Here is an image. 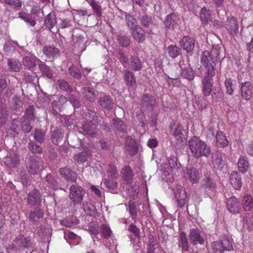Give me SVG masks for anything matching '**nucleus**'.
I'll return each instance as SVG.
<instances>
[{"label":"nucleus","mask_w":253,"mask_h":253,"mask_svg":"<svg viewBox=\"0 0 253 253\" xmlns=\"http://www.w3.org/2000/svg\"><path fill=\"white\" fill-rule=\"evenodd\" d=\"M126 149L131 155H134L137 151L136 142L130 137L126 138Z\"/></svg>","instance_id":"nucleus-19"},{"label":"nucleus","mask_w":253,"mask_h":253,"mask_svg":"<svg viewBox=\"0 0 253 253\" xmlns=\"http://www.w3.org/2000/svg\"><path fill=\"white\" fill-rule=\"evenodd\" d=\"M42 161L37 156L30 157L26 163V168L31 174H35L42 168Z\"/></svg>","instance_id":"nucleus-6"},{"label":"nucleus","mask_w":253,"mask_h":253,"mask_svg":"<svg viewBox=\"0 0 253 253\" xmlns=\"http://www.w3.org/2000/svg\"><path fill=\"white\" fill-rule=\"evenodd\" d=\"M182 76L185 79H188L189 81L192 80L194 79L193 75L192 74V70L191 69H182Z\"/></svg>","instance_id":"nucleus-59"},{"label":"nucleus","mask_w":253,"mask_h":253,"mask_svg":"<svg viewBox=\"0 0 253 253\" xmlns=\"http://www.w3.org/2000/svg\"><path fill=\"white\" fill-rule=\"evenodd\" d=\"M69 71L71 76L77 78H80L81 75L79 70L76 67L72 66L69 69Z\"/></svg>","instance_id":"nucleus-57"},{"label":"nucleus","mask_w":253,"mask_h":253,"mask_svg":"<svg viewBox=\"0 0 253 253\" xmlns=\"http://www.w3.org/2000/svg\"><path fill=\"white\" fill-rule=\"evenodd\" d=\"M43 212L39 208H36L34 211H31L29 215V219L32 221H37L40 218L42 217Z\"/></svg>","instance_id":"nucleus-32"},{"label":"nucleus","mask_w":253,"mask_h":253,"mask_svg":"<svg viewBox=\"0 0 253 253\" xmlns=\"http://www.w3.org/2000/svg\"><path fill=\"white\" fill-rule=\"evenodd\" d=\"M126 26L128 27L133 39L138 43H143L146 39L145 31L137 24L132 16L128 14L125 16Z\"/></svg>","instance_id":"nucleus-3"},{"label":"nucleus","mask_w":253,"mask_h":253,"mask_svg":"<svg viewBox=\"0 0 253 253\" xmlns=\"http://www.w3.org/2000/svg\"><path fill=\"white\" fill-rule=\"evenodd\" d=\"M174 197L177 206L182 208L187 202V195L185 189L181 185H178L174 190Z\"/></svg>","instance_id":"nucleus-7"},{"label":"nucleus","mask_w":253,"mask_h":253,"mask_svg":"<svg viewBox=\"0 0 253 253\" xmlns=\"http://www.w3.org/2000/svg\"><path fill=\"white\" fill-rule=\"evenodd\" d=\"M239 204L237 199L235 197L229 198L227 201V207L228 211L233 213H238L239 211Z\"/></svg>","instance_id":"nucleus-17"},{"label":"nucleus","mask_w":253,"mask_h":253,"mask_svg":"<svg viewBox=\"0 0 253 253\" xmlns=\"http://www.w3.org/2000/svg\"><path fill=\"white\" fill-rule=\"evenodd\" d=\"M64 133L62 129L56 128L52 133L51 138L52 142L56 145H58L63 137Z\"/></svg>","instance_id":"nucleus-25"},{"label":"nucleus","mask_w":253,"mask_h":253,"mask_svg":"<svg viewBox=\"0 0 253 253\" xmlns=\"http://www.w3.org/2000/svg\"><path fill=\"white\" fill-rule=\"evenodd\" d=\"M142 102L143 105L151 106L154 105L156 103L153 97L148 94H145L144 95L142 98Z\"/></svg>","instance_id":"nucleus-52"},{"label":"nucleus","mask_w":253,"mask_h":253,"mask_svg":"<svg viewBox=\"0 0 253 253\" xmlns=\"http://www.w3.org/2000/svg\"><path fill=\"white\" fill-rule=\"evenodd\" d=\"M125 77L127 85L133 86L135 84L136 82L134 78V75L132 72L126 70L125 71Z\"/></svg>","instance_id":"nucleus-36"},{"label":"nucleus","mask_w":253,"mask_h":253,"mask_svg":"<svg viewBox=\"0 0 253 253\" xmlns=\"http://www.w3.org/2000/svg\"><path fill=\"white\" fill-rule=\"evenodd\" d=\"M230 180L231 184L235 189H239L241 187V178L239 176L238 173L236 171L231 172L230 176Z\"/></svg>","instance_id":"nucleus-24"},{"label":"nucleus","mask_w":253,"mask_h":253,"mask_svg":"<svg viewBox=\"0 0 253 253\" xmlns=\"http://www.w3.org/2000/svg\"><path fill=\"white\" fill-rule=\"evenodd\" d=\"M224 251H231L233 249L232 240L227 237H224L221 240Z\"/></svg>","instance_id":"nucleus-37"},{"label":"nucleus","mask_w":253,"mask_h":253,"mask_svg":"<svg viewBox=\"0 0 253 253\" xmlns=\"http://www.w3.org/2000/svg\"><path fill=\"white\" fill-rule=\"evenodd\" d=\"M117 39L120 45L123 47H128L130 44V38L125 35L119 34Z\"/></svg>","instance_id":"nucleus-35"},{"label":"nucleus","mask_w":253,"mask_h":253,"mask_svg":"<svg viewBox=\"0 0 253 253\" xmlns=\"http://www.w3.org/2000/svg\"><path fill=\"white\" fill-rule=\"evenodd\" d=\"M59 172L67 181L74 182L77 179L76 173L67 168L61 169Z\"/></svg>","instance_id":"nucleus-15"},{"label":"nucleus","mask_w":253,"mask_h":253,"mask_svg":"<svg viewBox=\"0 0 253 253\" xmlns=\"http://www.w3.org/2000/svg\"><path fill=\"white\" fill-rule=\"evenodd\" d=\"M107 171L108 176L111 178L116 177L118 175L116 167L113 165L109 166Z\"/></svg>","instance_id":"nucleus-55"},{"label":"nucleus","mask_w":253,"mask_h":253,"mask_svg":"<svg viewBox=\"0 0 253 253\" xmlns=\"http://www.w3.org/2000/svg\"><path fill=\"white\" fill-rule=\"evenodd\" d=\"M20 130L19 121L17 120H14L11 124V128L8 129L7 133L9 134L12 137H14L18 134Z\"/></svg>","instance_id":"nucleus-31"},{"label":"nucleus","mask_w":253,"mask_h":253,"mask_svg":"<svg viewBox=\"0 0 253 253\" xmlns=\"http://www.w3.org/2000/svg\"><path fill=\"white\" fill-rule=\"evenodd\" d=\"M89 4L93 10L94 14L97 17H100L102 15V10L100 5L94 0H91Z\"/></svg>","instance_id":"nucleus-42"},{"label":"nucleus","mask_w":253,"mask_h":253,"mask_svg":"<svg viewBox=\"0 0 253 253\" xmlns=\"http://www.w3.org/2000/svg\"><path fill=\"white\" fill-rule=\"evenodd\" d=\"M101 229L102 236L104 238H108L110 236L111 230L109 227L105 225H101Z\"/></svg>","instance_id":"nucleus-58"},{"label":"nucleus","mask_w":253,"mask_h":253,"mask_svg":"<svg viewBox=\"0 0 253 253\" xmlns=\"http://www.w3.org/2000/svg\"><path fill=\"white\" fill-rule=\"evenodd\" d=\"M42 51L47 57L50 58L57 55L59 52V50L54 46L49 45L43 46Z\"/></svg>","instance_id":"nucleus-27"},{"label":"nucleus","mask_w":253,"mask_h":253,"mask_svg":"<svg viewBox=\"0 0 253 253\" xmlns=\"http://www.w3.org/2000/svg\"><path fill=\"white\" fill-rule=\"evenodd\" d=\"M7 64L9 69L13 71L19 72L21 68V64L13 59H8Z\"/></svg>","instance_id":"nucleus-40"},{"label":"nucleus","mask_w":253,"mask_h":253,"mask_svg":"<svg viewBox=\"0 0 253 253\" xmlns=\"http://www.w3.org/2000/svg\"><path fill=\"white\" fill-rule=\"evenodd\" d=\"M123 177L127 180L132 179L133 176L132 170L129 166H125L121 171Z\"/></svg>","instance_id":"nucleus-44"},{"label":"nucleus","mask_w":253,"mask_h":253,"mask_svg":"<svg viewBox=\"0 0 253 253\" xmlns=\"http://www.w3.org/2000/svg\"><path fill=\"white\" fill-rule=\"evenodd\" d=\"M83 205V209L86 213L92 215L95 213V207L91 203L84 202Z\"/></svg>","instance_id":"nucleus-47"},{"label":"nucleus","mask_w":253,"mask_h":253,"mask_svg":"<svg viewBox=\"0 0 253 253\" xmlns=\"http://www.w3.org/2000/svg\"><path fill=\"white\" fill-rule=\"evenodd\" d=\"M234 81L231 79H226L225 81V85L226 88V93L229 95H232L234 90Z\"/></svg>","instance_id":"nucleus-48"},{"label":"nucleus","mask_w":253,"mask_h":253,"mask_svg":"<svg viewBox=\"0 0 253 253\" xmlns=\"http://www.w3.org/2000/svg\"><path fill=\"white\" fill-rule=\"evenodd\" d=\"M16 243L20 246L27 248L30 244V240L28 238H25L23 235H20L16 239Z\"/></svg>","instance_id":"nucleus-49"},{"label":"nucleus","mask_w":253,"mask_h":253,"mask_svg":"<svg viewBox=\"0 0 253 253\" xmlns=\"http://www.w3.org/2000/svg\"><path fill=\"white\" fill-rule=\"evenodd\" d=\"M88 155V154L86 152H82L75 155L74 159L76 162L81 164L84 163L87 160Z\"/></svg>","instance_id":"nucleus-45"},{"label":"nucleus","mask_w":253,"mask_h":253,"mask_svg":"<svg viewBox=\"0 0 253 253\" xmlns=\"http://www.w3.org/2000/svg\"><path fill=\"white\" fill-rule=\"evenodd\" d=\"M243 207L246 211H250L253 207V202L252 197L249 195L244 196L243 200Z\"/></svg>","instance_id":"nucleus-30"},{"label":"nucleus","mask_w":253,"mask_h":253,"mask_svg":"<svg viewBox=\"0 0 253 253\" xmlns=\"http://www.w3.org/2000/svg\"><path fill=\"white\" fill-rule=\"evenodd\" d=\"M189 239L191 243L194 245L203 244L205 238L203 234L198 228H192L189 233Z\"/></svg>","instance_id":"nucleus-9"},{"label":"nucleus","mask_w":253,"mask_h":253,"mask_svg":"<svg viewBox=\"0 0 253 253\" xmlns=\"http://www.w3.org/2000/svg\"><path fill=\"white\" fill-rule=\"evenodd\" d=\"M99 103L106 110H111L113 107V103L109 96L105 95L99 98Z\"/></svg>","instance_id":"nucleus-23"},{"label":"nucleus","mask_w":253,"mask_h":253,"mask_svg":"<svg viewBox=\"0 0 253 253\" xmlns=\"http://www.w3.org/2000/svg\"><path fill=\"white\" fill-rule=\"evenodd\" d=\"M216 145L219 147H225L228 144V141L224 133L220 131L217 132L215 136Z\"/></svg>","instance_id":"nucleus-18"},{"label":"nucleus","mask_w":253,"mask_h":253,"mask_svg":"<svg viewBox=\"0 0 253 253\" xmlns=\"http://www.w3.org/2000/svg\"><path fill=\"white\" fill-rule=\"evenodd\" d=\"M85 192L81 186L72 185L70 188L69 197L74 205L80 204L84 198Z\"/></svg>","instance_id":"nucleus-5"},{"label":"nucleus","mask_w":253,"mask_h":253,"mask_svg":"<svg viewBox=\"0 0 253 253\" xmlns=\"http://www.w3.org/2000/svg\"><path fill=\"white\" fill-rule=\"evenodd\" d=\"M249 164L246 157L241 156L240 157L238 162L239 170L242 173H245L248 170Z\"/></svg>","instance_id":"nucleus-26"},{"label":"nucleus","mask_w":253,"mask_h":253,"mask_svg":"<svg viewBox=\"0 0 253 253\" xmlns=\"http://www.w3.org/2000/svg\"><path fill=\"white\" fill-rule=\"evenodd\" d=\"M44 132L38 129L35 130L34 137L36 141L41 143L44 139Z\"/></svg>","instance_id":"nucleus-51"},{"label":"nucleus","mask_w":253,"mask_h":253,"mask_svg":"<svg viewBox=\"0 0 253 253\" xmlns=\"http://www.w3.org/2000/svg\"><path fill=\"white\" fill-rule=\"evenodd\" d=\"M114 124L118 130L122 132H124L126 130V126L123 121L119 120L117 121Z\"/></svg>","instance_id":"nucleus-64"},{"label":"nucleus","mask_w":253,"mask_h":253,"mask_svg":"<svg viewBox=\"0 0 253 253\" xmlns=\"http://www.w3.org/2000/svg\"><path fill=\"white\" fill-rule=\"evenodd\" d=\"M5 3L11 5L16 8H20L22 6V3L19 0H4Z\"/></svg>","instance_id":"nucleus-61"},{"label":"nucleus","mask_w":253,"mask_h":253,"mask_svg":"<svg viewBox=\"0 0 253 253\" xmlns=\"http://www.w3.org/2000/svg\"><path fill=\"white\" fill-rule=\"evenodd\" d=\"M215 187V183L211 176H206L202 180V187L204 189H207L209 190H213Z\"/></svg>","instance_id":"nucleus-22"},{"label":"nucleus","mask_w":253,"mask_h":253,"mask_svg":"<svg viewBox=\"0 0 253 253\" xmlns=\"http://www.w3.org/2000/svg\"><path fill=\"white\" fill-rule=\"evenodd\" d=\"M205 76L202 80V89L204 95L205 96H209L212 90V84L211 83L212 77L215 74H208L205 73Z\"/></svg>","instance_id":"nucleus-8"},{"label":"nucleus","mask_w":253,"mask_h":253,"mask_svg":"<svg viewBox=\"0 0 253 253\" xmlns=\"http://www.w3.org/2000/svg\"><path fill=\"white\" fill-rule=\"evenodd\" d=\"M180 22L179 19L175 14L168 15L165 21L166 26L169 29H173L177 26Z\"/></svg>","instance_id":"nucleus-13"},{"label":"nucleus","mask_w":253,"mask_h":253,"mask_svg":"<svg viewBox=\"0 0 253 253\" xmlns=\"http://www.w3.org/2000/svg\"><path fill=\"white\" fill-rule=\"evenodd\" d=\"M22 128L24 132L28 133L31 131L32 126L28 120H27L26 119H24L22 121Z\"/></svg>","instance_id":"nucleus-63"},{"label":"nucleus","mask_w":253,"mask_h":253,"mask_svg":"<svg viewBox=\"0 0 253 253\" xmlns=\"http://www.w3.org/2000/svg\"><path fill=\"white\" fill-rule=\"evenodd\" d=\"M225 27L232 35H235L238 30L237 21L233 17L228 18L227 19Z\"/></svg>","instance_id":"nucleus-14"},{"label":"nucleus","mask_w":253,"mask_h":253,"mask_svg":"<svg viewBox=\"0 0 253 253\" xmlns=\"http://www.w3.org/2000/svg\"><path fill=\"white\" fill-rule=\"evenodd\" d=\"M19 158L17 155L13 154L5 158L4 163L10 168H15L19 164Z\"/></svg>","instance_id":"nucleus-28"},{"label":"nucleus","mask_w":253,"mask_h":253,"mask_svg":"<svg viewBox=\"0 0 253 253\" xmlns=\"http://www.w3.org/2000/svg\"><path fill=\"white\" fill-rule=\"evenodd\" d=\"M187 176L188 179L193 183L198 182L200 179L199 171L194 168L187 169Z\"/></svg>","instance_id":"nucleus-21"},{"label":"nucleus","mask_w":253,"mask_h":253,"mask_svg":"<svg viewBox=\"0 0 253 253\" xmlns=\"http://www.w3.org/2000/svg\"><path fill=\"white\" fill-rule=\"evenodd\" d=\"M168 50L169 55L174 58L180 54V50L175 45H170L168 46Z\"/></svg>","instance_id":"nucleus-43"},{"label":"nucleus","mask_w":253,"mask_h":253,"mask_svg":"<svg viewBox=\"0 0 253 253\" xmlns=\"http://www.w3.org/2000/svg\"><path fill=\"white\" fill-rule=\"evenodd\" d=\"M66 99L64 96H61L59 100H54L52 102L51 106L54 111V113L58 114L60 111L61 102L65 100Z\"/></svg>","instance_id":"nucleus-46"},{"label":"nucleus","mask_w":253,"mask_h":253,"mask_svg":"<svg viewBox=\"0 0 253 253\" xmlns=\"http://www.w3.org/2000/svg\"><path fill=\"white\" fill-rule=\"evenodd\" d=\"M212 247L213 251L215 252L218 253H223L224 252L223 249L221 241L218 242L215 241L213 242L212 244Z\"/></svg>","instance_id":"nucleus-54"},{"label":"nucleus","mask_w":253,"mask_h":253,"mask_svg":"<svg viewBox=\"0 0 253 253\" xmlns=\"http://www.w3.org/2000/svg\"><path fill=\"white\" fill-rule=\"evenodd\" d=\"M43 75L46 76L48 78H52L53 74L49 68L46 66L44 63H42L39 66Z\"/></svg>","instance_id":"nucleus-50"},{"label":"nucleus","mask_w":253,"mask_h":253,"mask_svg":"<svg viewBox=\"0 0 253 253\" xmlns=\"http://www.w3.org/2000/svg\"><path fill=\"white\" fill-rule=\"evenodd\" d=\"M130 64L131 69L135 71L140 70L142 67L140 59L135 56H131L130 57Z\"/></svg>","instance_id":"nucleus-29"},{"label":"nucleus","mask_w":253,"mask_h":253,"mask_svg":"<svg viewBox=\"0 0 253 253\" xmlns=\"http://www.w3.org/2000/svg\"><path fill=\"white\" fill-rule=\"evenodd\" d=\"M104 184L105 186L109 189H114L117 186V183L113 180H109L105 179L104 181Z\"/></svg>","instance_id":"nucleus-62"},{"label":"nucleus","mask_w":253,"mask_h":253,"mask_svg":"<svg viewBox=\"0 0 253 253\" xmlns=\"http://www.w3.org/2000/svg\"><path fill=\"white\" fill-rule=\"evenodd\" d=\"M83 114L86 123L83 125L82 129L84 132L88 135L93 136L95 134V126L97 123V119L95 113L89 110Z\"/></svg>","instance_id":"nucleus-4"},{"label":"nucleus","mask_w":253,"mask_h":253,"mask_svg":"<svg viewBox=\"0 0 253 253\" xmlns=\"http://www.w3.org/2000/svg\"><path fill=\"white\" fill-rule=\"evenodd\" d=\"M19 17L32 27H34L36 23L35 19L30 14H27L25 12H19Z\"/></svg>","instance_id":"nucleus-34"},{"label":"nucleus","mask_w":253,"mask_h":253,"mask_svg":"<svg viewBox=\"0 0 253 253\" xmlns=\"http://www.w3.org/2000/svg\"><path fill=\"white\" fill-rule=\"evenodd\" d=\"M188 146L193 156L196 158L208 157L210 155V147L198 137H192L188 142Z\"/></svg>","instance_id":"nucleus-2"},{"label":"nucleus","mask_w":253,"mask_h":253,"mask_svg":"<svg viewBox=\"0 0 253 253\" xmlns=\"http://www.w3.org/2000/svg\"><path fill=\"white\" fill-rule=\"evenodd\" d=\"M225 56L223 49L220 45H214L211 52L204 51L201 56V63L206 69V73L215 74V63Z\"/></svg>","instance_id":"nucleus-1"},{"label":"nucleus","mask_w":253,"mask_h":253,"mask_svg":"<svg viewBox=\"0 0 253 253\" xmlns=\"http://www.w3.org/2000/svg\"><path fill=\"white\" fill-rule=\"evenodd\" d=\"M252 85L250 83H243L241 86V96L245 100H249L252 96Z\"/></svg>","instance_id":"nucleus-12"},{"label":"nucleus","mask_w":253,"mask_h":253,"mask_svg":"<svg viewBox=\"0 0 253 253\" xmlns=\"http://www.w3.org/2000/svg\"><path fill=\"white\" fill-rule=\"evenodd\" d=\"M29 148L33 153H40L42 152L41 147L33 142L29 144Z\"/></svg>","instance_id":"nucleus-60"},{"label":"nucleus","mask_w":253,"mask_h":253,"mask_svg":"<svg viewBox=\"0 0 253 253\" xmlns=\"http://www.w3.org/2000/svg\"><path fill=\"white\" fill-rule=\"evenodd\" d=\"M170 129L171 134L177 139H179L181 137L183 127L180 124L174 122L170 123Z\"/></svg>","instance_id":"nucleus-16"},{"label":"nucleus","mask_w":253,"mask_h":253,"mask_svg":"<svg viewBox=\"0 0 253 253\" xmlns=\"http://www.w3.org/2000/svg\"><path fill=\"white\" fill-rule=\"evenodd\" d=\"M56 18L54 13L50 12L45 18L44 25L50 31L57 23Z\"/></svg>","instance_id":"nucleus-20"},{"label":"nucleus","mask_w":253,"mask_h":253,"mask_svg":"<svg viewBox=\"0 0 253 253\" xmlns=\"http://www.w3.org/2000/svg\"><path fill=\"white\" fill-rule=\"evenodd\" d=\"M83 93L86 98L90 101H93L96 99L95 93L91 88H84Z\"/></svg>","instance_id":"nucleus-41"},{"label":"nucleus","mask_w":253,"mask_h":253,"mask_svg":"<svg viewBox=\"0 0 253 253\" xmlns=\"http://www.w3.org/2000/svg\"><path fill=\"white\" fill-rule=\"evenodd\" d=\"M179 238L180 246L183 251H187L189 250V245L186 234L184 232H181Z\"/></svg>","instance_id":"nucleus-38"},{"label":"nucleus","mask_w":253,"mask_h":253,"mask_svg":"<svg viewBox=\"0 0 253 253\" xmlns=\"http://www.w3.org/2000/svg\"><path fill=\"white\" fill-rule=\"evenodd\" d=\"M120 61L123 65L126 66L128 63L127 56L123 51H120L119 53Z\"/></svg>","instance_id":"nucleus-56"},{"label":"nucleus","mask_w":253,"mask_h":253,"mask_svg":"<svg viewBox=\"0 0 253 253\" xmlns=\"http://www.w3.org/2000/svg\"><path fill=\"white\" fill-rule=\"evenodd\" d=\"M128 210L130 215L132 217L136 216L137 210L135 203L132 201H129L128 203Z\"/></svg>","instance_id":"nucleus-53"},{"label":"nucleus","mask_w":253,"mask_h":253,"mask_svg":"<svg viewBox=\"0 0 253 253\" xmlns=\"http://www.w3.org/2000/svg\"><path fill=\"white\" fill-rule=\"evenodd\" d=\"M180 45L187 52H191L195 46V42L193 38L189 36H184L180 42Z\"/></svg>","instance_id":"nucleus-10"},{"label":"nucleus","mask_w":253,"mask_h":253,"mask_svg":"<svg viewBox=\"0 0 253 253\" xmlns=\"http://www.w3.org/2000/svg\"><path fill=\"white\" fill-rule=\"evenodd\" d=\"M27 202L29 204L32 205H39L41 203L42 199L39 191L37 189H34L28 194Z\"/></svg>","instance_id":"nucleus-11"},{"label":"nucleus","mask_w":253,"mask_h":253,"mask_svg":"<svg viewBox=\"0 0 253 253\" xmlns=\"http://www.w3.org/2000/svg\"><path fill=\"white\" fill-rule=\"evenodd\" d=\"M36 61H39V60L36 56H26L23 59V63L27 68H32L35 66Z\"/></svg>","instance_id":"nucleus-33"},{"label":"nucleus","mask_w":253,"mask_h":253,"mask_svg":"<svg viewBox=\"0 0 253 253\" xmlns=\"http://www.w3.org/2000/svg\"><path fill=\"white\" fill-rule=\"evenodd\" d=\"M200 18L204 23H208L211 20L210 10L203 8L200 12Z\"/></svg>","instance_id":"nucleus-39"}]
</instances>
